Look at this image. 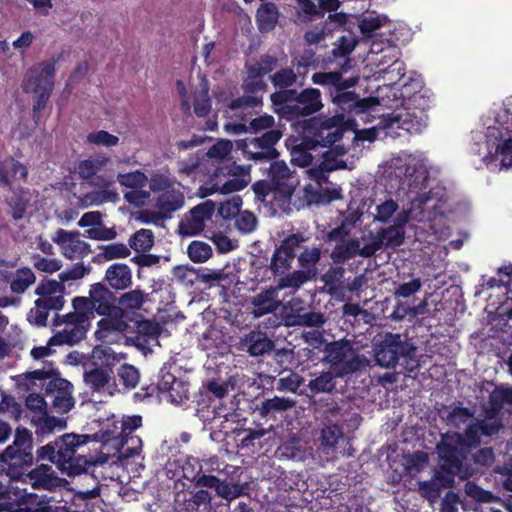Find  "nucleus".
Returning <instances> with one entry per match:
<instances>
[{
	"instance_id": "1",
	"label": "nucleus",
	"mask_w": 512,
	"mask_h": 512,
	"mask_svg": "<svg viewBox=\"0 0 512 512\" xmlns=\"http://www.w3.org/2000/svg\"><path fill=\"white\" fill-rule=\"evenodd\" d=\"M89 440V435L64 434L54 442L40 447L37 450V460L47 458L69 477L80 475L87 471L88 466L104 464L108 461L109 453L104 452L89 457L77 455V450Z\"/></svg>"
},
{
	"instance_id": "2",
	"label": "nucleus",
	"mask_w": 512,
	"mask_h": 512,
	"mask_svg": "<svg viewBox=\"0 0 512 512\" xmlns=\"http://www.w3.org/2000/svg\"><path fill=\"white\" fill-rule=\"evenodd\" d=\"M270 100L273 111L287 121H299L323 108L320 90L312 87L301 91L278 90L270 95Z\"/></svg>"
},
{
	"instance_id": "3",
	"label": "nucleus",
	"mask_w": 512,
	"mask_h": 512,
	"mask_svg": "<svg viewBox=\"0 0 512 512\" xmlns=\"http://www.w3.org/2000/svg\"><path fill=\"white\" fill-rule=\"evenodd\" d=\"M88 294V297L77 296L72 300L74 311L63 320H89L96 315L120 320L124 316V309L116 304L114 294L104 284H92Z\"/></svg>"
},
{
	"instance_id": "4",
	"label": "nucleus",
	"mask_w": 512,
	"mask_h": 512,
	"mask_svg": "<svg viewBox=\"0 0 512 512\" xmlns=\"http://www.w3.org/2000/svg\"><path fill=\"white\" fill-rule=\"evenodd\" d=\"M55 60L49 59L32 66L25 74L22 88L34 94L33 117L37 122L54 87Z\"/></svg>"
},
{
	"instance_id": "5",
	"label": "nucleus",
	"mask_w": 512,
	"mask_h": 512,
	"mask_svg": "<svg viewBox=\"0 0 512 512\" xmlns=\"http://www.w3.org/2000/svg\"><path fill=\"white\" fill-rule=\"evenodd\" d=\"M250 182L249 168L235 162L221 163L209 178V186L199 187V196L204 198L215 192L230 194L243 190Z\"/></svg>"
},
{
	"instance_id": "6",
	"label": "nucleus",
	"mask_w": 512,
	"mask_h": 512,
	"mask_svg": "<svg viewBox=\"0 0 512 512\" xmlns=\"http://www.w3.org/2000/svg\"><path fill=\"white\" fill-rule=\"evenodd\" d=\"M65 285L62 280L50 279L42 281L35 289V294L39 298L35 301L34 308L31 309L28 320H52L59 319V311L64 306Z\"/></svg>"
},
{
	"instance_id": "7",
	"label": "nucleus",
	"mask_w": 512,
	"mask_h": 512,
	"mask_svg": "<svg viewBox=\"0 0 512 512\" xmlns=\"http://www.w3.org/2000/svg\"><path fill=\"white\" fill-rule=\"evenodd\" d=\"M149 189L157 194L154 208L158 209L162 219H172L174 213L185 205L184 193L175 186L174 179L169 176L153 174L149 181Z\"/></svg>"
},
{
	"instance_id": "8",
	"label": "nucleus",
	"mask_w": 512,
	"mask_h": 512,
	"mask_svg": "<svg viewBox=\"0 0 512 512\" xmlns=\"http://www.w3.org/2000/svg\"><path fill=\"white\" fill-rule=\"evenodd\" d=\"M475 445L468 440L466 432L447 431L441 435L437 445L441 469H461Z\"/></svg>"
},
{
	"instance_id": "9",
	"label": "nucleus",
	"mask_w": 512,
	"mask_h": 512,
	"mask_svg": "<svg viewBox=\"0 0 512 512\" xmlns=\"http://www.w3.org/2000/svg\"><path fill=\"white\" fill-rule=\"evenodd\" d=\"M307 238L302 233H291L284 237L273 251L270 263L267 269L276 279H282L292 273V264L297 256V252L302 248V244Z\"/></svg>"
},
{
	"instance_id": "10",
	"label": "nucleus",
	"mask_w": 512,
	"mask_h": 512,
	"mask_svg": "<svg viewBox=\"0 0 512 512\" xmlns=\"http://www.w3.org/2000/svg\"><path fill=\"white\" fill-rule=\"evenodd\" d=\"M325 359L333 374L339 378L351 375L366 366L365 357L357 354L351 346L345 343L329 344Z\"/></svg>"
},
{
	"instance_id": "11",
	"label": "nucleus",
	"mask_w": 512,
	"mask_h": 512,
	"mask_svg": "<svg viewBox=\"0 0 512 512\" xmlns=\"http://www.w3.org/2000/svg\"><path fill=\"white\" fill-rule=\"evenodd\" d=\"M32 433L24 427H17L15 438L11 445L0 453V467L9 464L10 467H30L33 464Z\"/></svg>"
},
{
	"instance_id": "12",
	"label": "nucleus",
	"mask_w": 512,
	"mask_h": 512,
	"mask_svg": "<svg viewBox=\"0 0 512 512\" xmlns=\"http://www.w3.org/2000/svg\"><path fill=\"white\" fill-rule=\"evenodd\" d=\"M416 351V346L403 341L400 334L388 333L383 341L376 345L375 361L383 368H392L400 357H412Z\"/></svg>"
},
{
	"instance_id": "13",
	"label": "nucleus",
	"mask_w": 512,
	"mask_h": 512,
	"mask_svg": "<svg viewBox=\"0 0 512 512\" xmlns=\"http://www.w3.org/2000/svg\"><path fill=\"white\" fill-rule=\"evenodd\" d=\"M300 274H294L290 278L283 277L276 281L275 286H271L252 299L253 315L254 317H262L266 314L275 312L281 305V301L278 298V293L281 290L291 289L297 291L299 289V282H301Z\"/></svg>"
},
{
	"instance_id": "14",
	"label": "nucleus",
	"mask_w": 512,
	"mask_h": 512,
	"mask_svg": "<svg viewBox=\"0 0 512 512\" xmlns=\"http://www.w3.org/2000/svg\"><path fill=\"white\" fill-rule=\"evenodd\" d=\"M65 324V328L55 333L46 346L34 347L31 350V356L38 360L52 354L51 347L63 344L74 345L80 342L88 331L90 322H54L55 326Z\"/></svg>"
},
{
	"instance_id": "15",
	"label": "nucleus",
	"mask_w": 512,
	"mask_h": 512,
	"mask_svg": "<svg viewBox=\"0 0 512 512\" xmlns=\"http://www.w3.org/2000/svg\"><path fill=\"white\" fill-rule=\"evenodd\" d=\"M305 133L311 134L317 138L319 148H331L337 155H344L346 150L344 146L336 144L344 135V129L335 124H328V121H320L316 117L304 120Z\"/></svg>"
},
{
	"instance_id": "16",
	"label": "nucleus",
	"mask_w": 512,
	"mask_h": 512,
	"mask_svg": "<svg viewBox=\"0 0 512 512\" xmlns=\"http://www.w3.org/2000/svg\"><path fill=\"white\" fill-rule=\"evenodd\" d=\"M281 137L280 130L270 129L260 137L247 140L243 145V152L250 160L259 162L275 160L279 156L275 145Z\"/></svg>"
},
{
	"instance_id": "17",
	"label": "nucleus",
	"mask_w": 512,
	"mask_h": 512,
	"mask_svg": "<svg viewBox=\"0 0 512 512\" xmlns=\"http://www.w3.org/2000/svg\"><path fill=\"white\" fill-rule=\"evenodd\" d=\"M268 85L262 77H256L252 72L247 70V76L243 80L242 89L244 95L236 99H232L227 103V107L233 111L244 112L248 109H255L262 106V95L267 91Z\"/></svg>"
},
{
	"instance_id": "18",
	"label": "nucleus",
	"mask_w": 512,
	"mask_h": 512,
	"mask_svg": "<svg viewBox=\"0 0 512 512\" xmlns=\"http://www.w3.org/2000/svg\"><path fill=\"white\" fill-rule=\"evenodd\" d=\"M407 221L408 217L406 215L403 217L398 216L394 225L378 229L372 240L365 244V252L374 256L383 247H398L402 245L405 238L404 226Z\"/></svg>"
},
{
	"instance_id": "19",
	"label": "nucleus",
	"mask_w": 512,
	"mask_h": 512,
	"mask_svg": "<svg viewBox=\"0 0 512 512\" xmlns=\"http://www.w3.org/2000/svg\"><path fill=\"white\" fill-rule=\"evenodd\" d=\"M52 240L67 259H82L90 253V245L82 239L78 231L58 229L52 236Z\"/></svg>"
},
{
	"instance_id": "20",
	"label": "nucleus",
	"mask_w": 512,
	"mask_h": 512,
	"mask_svg": "<svg viewBox=\"0 0 512 512\" xmlns=\"http://www.w3.org/2000/svg\"><path fill=\"white\" fill-rule=\"evenodd\" d=\"M216 209L211 200H207L193 207L189 215L179 223V233L183 236H194L204 230L205 222L210 220Z\"/></svg>"
},
{
	"instance_id": "21",
	"label": "nucleus",
	"mask_w": 512,
	"mask_h": 512,
	"mask_svg": "<svg viewBox=\"0 0 512 512\" xmlns=\"http://www.w3.org/2000/svg\"><path fill=\"white\" fill-rule=\"evenodd\" d=\"M72 388L73 385L60 376L54 377L46 384V394L55 395L52 401V407L57 413H67L74 407L75 400L72 396Z\"/></svg>"
},
{
	"instance_id": "22",
	"label": "nucleus",
	"mask_w": 512,
	"mask_h": 512,
	"mask_svg": "<svg viewBox=\"0 0 512 512\" xmlns=\"http://www.w3.org/2000/svg\"><path fill=\"white\" fill-rule=\"evenodd\" d=\"M297 261L300 269L292 271L285 278H290L294 274H300L299 288L305 283L312 280L317 274V264L321 259V248L318 246L307 247L303 246L297 252Z\"/></svg>"
},
{
	"instance_id": "23",
	"label": "nucleus",
	"mask_w": 512,
	"mask_h": 512,
	"mask_svg": "<svg viewBox=\"0 0 512 512\" xmlns=\"http://www.w3.org/2000/svg\"><path fill=\"white\" fill-rule=\"evenodd\" d=\"M427 122L428 114L401 108L392 113L387 126L391 129L397 128L410 134H417L427 126Z\"/></svg>"
},
{
	"instance_id": "24",
	"label": "nucleus",
	"mask_w": 512,
	"mask_h": 512,
	"mask_svg": "<svg viewBox=\"0 0 512 512\" xmlns=\"http://www.w3.org/2000/svg\"><path fill=\"white\" fill-rule=\"evenodd\" d=\"M348 22V14L336 12L328 14L327 18L317 23L312 29L304 34L305 41L310 44H318L326 37L331 36L335 31L340 30Z\"/></svg>"
},
{
	"instance_id": "25",
	"label": "nucleus",
	"mask_w": 512,
	"mask_h": 512,
	"mask_svg": "<svg viewBox=\"0 0 512 512\" xmlns=\"http://www.w3.org/2000/svg\"><path fill=\"white\" fill-rule=\"evenodd\" d=\"M136 335L130 337V345L135 346L143 354L151 352V347L159 345V336L163 325L167 322H135Z\"/></svg>"
},
{
	"instance_id": "26",
	"label": "nucleus",
	"mask_w": 512,
	"mask_h": 512,
	"mask_svg": "<svg viewBox=\"0 0 512 512\" xmlns=\"http://www.w3.org/2000/svg\"><path fill=\"white\" fill-rule=\"evenodd\" d=\"M342 409L338 404H333L324 411V428L321 433V445L327 448H333L343 437V430L340 425L342 421Z\"/></svg>"
},
{
	"instance_id": "27",
	"label": "nucleus",
	"mask_w": 512,
	"mask_h": 512,
	"mask_svg": "<svg viewBox=\"0 0 512 512\" xmlns=\"http://www.w3.org/2000/svg\"><path fill=\"white\" fill-rule=\"evenodd\" d=\"M269 169V177L280 193L282 204H289L295 187L291 181V171L284 161L272 160Z\"/></svg>"
},
{
	"instance_id": "28",
	"label": "nucleus",
	"mask_w": 512,
	"mask_h": 512,
	"mask_svg": "<svg viewBox=\"0 0 512 512\" xmlns=\"http://www.w3.org/2000/svg\"><path fill=\"white\" fill-rule=\"evenodd\" d=\"M35 280L33 271L26 267L16 270H0V292H5L9 288L11 292L21 294Z\"/></svg>"
},
{
	"instance_id": "29",
	"label": "nucleus",
	"mask_w": 512,
	"mask_h": 512,
	"mask_svg": "<svg viewBox=\"0 0 512 512\" xmlns=\"http://www.w3.org/2000/svg\"><path fill=\"white\" fill-rule=\"evenodd\" d=\"M301 141L291 148V162L292 164L304 168L313 164L314 159L320 156V148L317 138H313L311 134L302 131Z\"/></svg>"
},
{
	"instance_id": "30",
	"label": "nucleus",
	"mask_w": 512,
	"mask_h": 512,
	"mask_svg": "<svg viewBox=\"0 0 512 512\" xmlns=\"http://www.w3.org/2000/svg\"><path fill=\"white\" fill-rule=\"evenodd\" d=\"M303 14L302 22H312L323 18L325 13L333 14L338 12L342 0H296Z\"/></svg>"
},
{
	"instance_id": "31",
	"label": "nucleus",
	"mask_w": 512,
	"mask_h": 512,
	"mask_svg": "<svg viewBox=\"0 0 512 512\" xmlns=\"http://www.w3.org/2000/svg\"><path fill=\"white\" fill-rule=\"evenodd\" d=\"M337 154L333 149L320 151L318 160L321 159L320 163L308 170L309 177L315 181L318 185L328 183V173L338 170L345 169L346 162L337 159Z\"/></svg>"
},
{
	"instance_id": "32",
	"label": "nucleus",
	"mask_w": 512,
	"mask_h": 512,
	"mask_svg": "<svg viewBox=\"0 0 512 512\" xmlns=\"http://www.w3.org/2000/svg\"><path fill=\"white\" fill-rule=\"evenodd\" d=\"M358 82V79L355 77L349 79H343L341 84L337 86L334 91H330V95L332 97V101L337 104V106L344 113H354L358 104V94L352 91H348V88L355 86Z\"/></svg>"
},
{
	"instance_id": "33",
	"label": "nucleus",
	"mask_w": 512,
	"mask_h": 512,
	"mask_svg": "<svg viewBox=\"0 0 512 512\" xmlns=\"http://www.w3.org/2000/svg\"><path fill=\"white\" fill-rule=\"evenodd\" d=\"M172 276L176 283L185 287H192L197 282H210L221 279L220 273H200L198 270L188 265L175 266L172 270Z\"/></svg>"
},
{
	"instance_id": "34",
	"label": "nucleus",
	"mask_w": 512,
	"mask_h": 512,
	"mask_svg": "<svg viewBox=\"0 0 512 512\" xmlns=\"http://www.w3.org/2000/svg\"><path fill=\"white\" fill-rule=\"evenodd\" d=\"M502 428V421H491L483 418L468 424L464 431L468 440L477 448L482 442V437L491 438L497 435Z\"/></svg>"
},
{
	"instance_id": "35",
	"label": "nucleus",
	"mask_w": 512,
	"mask_h": 512,
	"mask_svg": "<svg viewBox=\"0 0 512 512\" xmlns=\"http://www.w3.org/2000/svg\"><path fill=\"white\" fill-rule=\"evenodd\" d=\"M154 310L159 311V308L149 294L139 289L130 291V320H135L133 316H139V320H156Z\"/></svg>"
},
{
	"instance_id": "36",
	"label": "nucleus",
	"mask_w": 512,
	"mask_h": 512,
	"mask_svg": "<svg viewBox=\"0 0 512 512\" xmlns=\"http://www.w3.org/2000/svg\"><path fill=\"white\" fill-rule=\"evenodd\" d=\"M356 256L363 258L372 257V254L365 252V245L360 247V241L356 238H350L341 243H337L330 254V258L335 264H344Z\"/></svg>"
},
{
	"instance_id": "37",
	"label": "nucleus",
	"mask_w": 512,
	"mask_h": 512,
	"mask_svg": "<svg viewBox=\"0 0 512 512\" xmlns=\"http://www.w3.org/2000/svg\"><path fill=\"white\" fill-rule=\"evenodd\" d=\"M221 322H211L210 326L202 334L200 345L204 350H211L227 345L232 336L226 328L220 325Z\"/></svg>"
},
{
	"instance_id": "38",
	"label": "nucleus",
	"mask_w": 512,
	"mask_h": 512,
	"mask_svg": "<svg viewBox=\"0 0 512 512\" xmlns=\"http://www.w3.org/2000/svg\"><path fill=\"white\" fill-rule=\"evenodd\" d=\"M27 173L26 167L19 161L11 157L0 159V185L9 187L12 180L24 179Z\"/></svg>"
},
{
	"instance_id": "39",
	"label": "nucleus",
	"mask_w": 512,
	"mask_h": 512,
	"mask_svg": "<svg viewBox=\"0 0 512 512\" xmlns=\"http://www.w3.org/2000/svg\"><path fill=\"white\" fill-rule=\"evenodd\" d=\"M279 17L278 7L273 2H265L260 5L256 12V23L261 33L272 31Z\"/></svg>"
},
{
	"instance_id": "40",
	"label": "nucleus",
	"mask_w": 512,
	"mask_h": 512,
	"mask_svg": "<svg viewBox=\"0 0 512 512\" xmlns=\"http://www.w3.org/2000/svg\"><path fill=\"white\" fill-rule=\"evenodd\" d=\"M244 343L252 356H262L274 348V342L263 332H250Z\"/></svg>"
},
{
	"instance_id": "41",
	"label": "nucleus",
	"mask_w": 512,
	"mask_h": 512,
	"mask_svg": "<svg viewBox=\"0 0 512 512\" xmlns=\"http://www.w3.org/2000/svg\"><path fill=\"white\" fill-rule=\"evenodd\" d=\"M275 185L267 180H259L252 185L255 193V199L264 203L276 204L279 207L284 206L280 193L276 191Z\"/></svg>"
},
{
	"instance_id": "42",
	"label": "nucleus",
	"mask_w": 512,
	"mask_h": 512,
	"mask_svg": "<svg viewBox=\"0 0 512 512\" xmlns=\"http://www.w3.org/2000/svg\"><path fill=\"white\" fill-rule=\"evenodd\" d=\"M27 476L31 480L34 488L51 489L55 486L57 480L52 467L47 464L39 465L31 470Z\"/></svg>"
},
{
	"instance_id": "43",
	"label": "nucleus",
	"mask_w": 512,
	"mask_h": 512,
	"mask_svg": "<svg viewBox=\"0 0 512 512\" xmlns=\"http://www.w3.org/2000/svg\"><path fill=\"white\" fill-rule=\"evenodd\" d=\"M295 405L296 401L294 399L274 396L273 398L262 401L257 407V410L262 417H267L275 413L287 411Z\"/></svg>"
},
{
	"instance_id": "44",
	"label": "nucleus",
	"mask_w": 512,
	"mask_h": 512,
	"mask_svg": "<svg viewBox=\"0 0 512 512\" xmlns=\"http://www.w3.org/2000/svg\"><path fill=\"white\" fill-rule=\"evenodd\" d=\"M105 279L115 290L126 289L128 287V266L123 263L112 264L106 270Z\"/></svg>"
},
{
	"instance_id": "45",
	"label": "nucleus",
	"mask_w": 512,
	"mask_h": 512,
	"mask_svg": "<svg viewBox=\"0 0 512 512\" xmlns=\"http://www.w3.org/2000/svg\"><path fill=\"white\" fill-rule=\"evenodd\" d=\"M142 446V439L137 435H133V433L130 434V472L133 473V475H130V478L139 477L140 470L145 468L142 463L144 459V456L141 455Z\"/></svg>"
},
{
	"instance_id": "46",
	"label": "nucleus",
	"mask_w": 512,
	"mask_h": 512,
	"mask_svg": "<svg viewBox=\"0 0 512 512\" xmlns=\"http://www.w3.org/2000/svg\"><path fill=\"white\" fill-rule=\"evenodd\" d=\"M335 378L336 376L331 370L322 372L320 375L309 381L307 388L312 394L330 393L336 387Z\"/></svg>"
},
{
	"instance_id": "47",
	"label": "nucleus",
	"mask_w": 512,
	"mask_h": 512,
	"mask_svg": "<svg viewBox=\"0 0 512 512\" xmlns=\"http://www.w3.org/2000/svg\"><path fill=\"white\" fill-rule=\"evenodd\" d=\"M32 423L36 426V434L41 435L52 433L56 428L63 429L66 427L65 419L50 416L47 411L38 418H33Z\"/></svg>"
},
{
	"instance_id": "48",
	"label": "nucleus",
	"mask_w": 512,
	"mask_h": 512,
	"mask_svg": "<svg viewBox=\"0 0 512 512\" xmlns=\"http://www.w3.org/2000/svg\"><path fill=\"white\" fill-rule=\"evenodd\" d=\"M474 417V410L467 408V407H461L456 406L452 408V410L448 413L446 416V424L449 427H452L454 429H461L463 426L465 428L467 427L469 422Z\"/></svg>"
},
{
	"instance_id": "49",
	"label": "nucleus",
	"mask_w": 512,
	"mask_h": 512,
	"mask_svg": "<svg viewBox=\"0 0 512 512\" xmlns=\"http://www.w3.org/2000/svg\"><path fill=\"white\" fill-rule=\"evenodd\" d=\"M278 65L277 57L271 54H263L258 60L247 66V70L252 72L256 77H264L272 72Z\"/></svg>"
},
{
	"instance_id": "50",
	"label": "nucleus",
	"mask_w": 512,
	"mask_h": 512,
	"mask_svg": "<svg viewBox=\"0 0 512 512\" xmlns=\"http://www.w3.org/2000/svg\"><path fill=\"white\" fill-rule=\"evenodd\" d=\"M304 383V378L300 376L298 373L293 371H288L286 376L280 377L276 382V389L280 392H291V393H299L300 395L304 394L303 390H300V387Z\"/></svg>"
},
{
	"instance_id": "51",
	"label": "nucleus",
	"mask_w": 512,
	"mask_h": 512,
	"mask_svg": "<svg viewBox=\"0 0 512 512\" xmlns=\"http://www.w3.org/2000/svg\"><path fill=\"white\" fill-rule=\"evenodd\" d=\"M154 245V233L150 229H140L130 236V248L136 252H148Z\"/></svg>"
},
{
	"instance_id": "52",
	"label": "nucleus",
	"mask_w": 512,
	"mask_h": 512,
	"mask_svg": "<svg viewBox=\"0 0 512 512\" xmlns=\"http://www.w3.org/2000/svg\"><path fill=\"white\" fill-rule=\"evenodd\" d=\"M108 162L109 158L107 157L83 160L77 167L78 174L82 179H91L99 170L106 166Z\"/></svg>"
},
{
	"instance_id": "53",
	"label": "nucleus",
	"mask_w": 512,
	"mask_h": 512,
	"mask_svg": "<svg viewBox=\"0 0 512 512\" xmlns=\"http://www.w3.org/2000/svg\"><path fill=\"white\" fill-rule=\"evenodd\" d=\"M99 329L95 332L98 340L103 342H112L119 332L124 331L128 327V322H98Z\"/></svg>"
},
{
	"instance_id": "54",
	"label": "nucleus",
	"mask_w": 512,
	"mask_h": 512,
	"mask_svg": "<svg viewBox=\"0 0 512 512\" xmlns=\"http://www.w3.org/2000/svg\"><path fill=\"white\" fill-rule=\"evenodd\" d=\"M273 86L279 90H293L290 88L297 81V75L291 68H282L270 76Z\"/></svg>"
},
{
	"instance_id": "55",
	"label": "nucleus",
	"mask_w": 512,
	"mask_h": 512,
	"mask_svg": "<svg viewBox=\"0 0 512 512\" xmlns=\"http://www.w3.org/2000/svg\"><path fill=\"white\" fill-rule=\"evenodd\" d=\"M118 200L119 195L113 190L92 191L85 194L82 198V201L86 206H98L106 202L115 203Z\"/></svg>"
},
{
	"instance_id": "56",
	"label": "nucleus",
	"mask_w": 512,
	"mask_h": 512,
	"mask_svg": "<svg viewBox=\"0 0 512 512\" xmlns=\"http://www.w3.org/2000/svg\"><path fill=\"white\" fill-rule=\"evenodd\" d=\"M128 429V422L123 420L122 421V433H121V439L119 440L117 437L113 438H106L109 432L102 433L99 435L98 433L93 435L94 440L100 441L103 444V447L109 452L110 448H113L115 452L113 455H116L120 452V448H122L125 444L127 434H125V430Z\"/></svg>"
},
{
	"instance_id": "57",
	"label": "nucleus",
	"mask_w": 512,
	"mask_h": 512,
	"mask_svg": "<svg viewBox=\"0 0 512 512\" xmlns=\"http://www.w3.org/2000/svg\"><path fill=\"white\" fill-rule=\"evenodd\" d=\"M187 254L194 263H203L212 256V248L203 241H192L188 248Z\"/></svg>"
},
{
	"instance_id": "58",
	"label": "nucleus",
	"mask_w": 512,
	"mask_h": 512,
	"mask_svg": "<svg viewBox=\"0 0 512 512\" xmlns=\"http://www.w3.org/2000/svg\"><path fill=\"white\" fill-rule=\"evenodd\" d=\"M109 379L110 376L107 370L103 368H94L84 373L85 383L94 391L102 389L109 382Z\"/></svg>"
},
{
	"instance_id": "59",
	"label": "nucleus",
	"mask_w": 512,
	"mask_h": 512,
	"mask_svg": "<svg viewBox=\"0 0 512 512\" xmlns=\"http://www.w3.org/2000/svg\"><path fill=\"white\" fill-rule=\"evenodd\" d=\"M208 92L209 89L205 85L195 93L193 107L197 117H206L211 111V98Z\"/></svg>"
},
{
	"instance_id": "60",
	"label": "nucleus",
	"mask_w": 512,
	"mask_h": 512,
	"mask_svg": "<svg viewBox=\"0 0 512 512\" xmlns=\"http://www.w3.org/2000/svg\"><path fill=\"white\" fill-rule=\"evenodd\" d=\"M461 469H441L435 472L432 478V485L438 487L435 490L450 488L454 485L455 476L460 474Z\"/></svg>"
},
{
	"instance_id": "61",
	"label": "nucleus",
	"mask_w": 512,
	"mask_h": 512,
	"mask_svg": "<svg viewBox=\"0 0 512 512\" xmlns=\"http://www.w3.org/2000/svg\"><path fill=\"white\" fill-rule=\"evenodd\" d=\"M342 74L338 71L333 72H316L312 75V82L317 85L329 86L330 91H334L341 81Z\"/></svg>"
},
{
	"instance_id": "62",
	"label": "nucleus",
	"mask_w": 512,
	"mask_h": 512,
	"mask_svg": "<svg viewBox=\"0 0 512 512\" xmlns=\"http://www.w3.org/2000/svg\"><path fill=\"white\" fill-rule=\"evenodd\" d=\"M401 80L400 97L402 98V104L412 99L416 94H420L424 91L423 82L419 79L409 78V80L406 81L403 76Z\"/></svg>"
},
{
	"instance_id": "63",
	"label": "nucleus",
	"mask_w": 512,
	"mask_h": 512,
	"mask_svg": "<svg viewBox=\"0 0 512 512\" xmlns=\"http://www.w3.org/2000/svg\"><path fill=\"white\" fill-rule=\"evenodd\" d=\"M244 485L240 483L221 481L217 485L216 493L218 496L233 500L244 494Z\"/></svg>"
},
{
	"instance_id": "64",
	"label": "nucleus",
	"mask_w": 512,
	"mask_h": 512,
	"mask_svg": "<svg viewBox=\"0 0 512 512\" xmlns=\"http://www.w3.org/2000/svg\"><path fill=\"white\" fill-rule=\"evenodd\" d=\"M257 226V218L250 211H240L235 217V227L243 234L252 233Z\"/></svg>"
}]
</instances>
